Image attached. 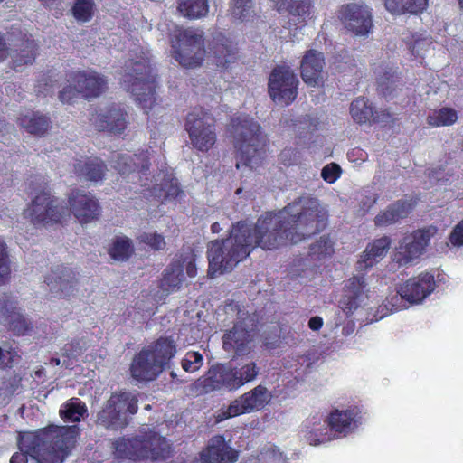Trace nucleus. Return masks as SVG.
I'll list each match as a JSON object with an SVG mask.
<instances>
[{"mask_svg":"<svg viewBox=\"0 0 463 463\" xmlns=\"http://www.w3.org/2000/svg\"><path fill=\"white\" fill-rule=\"evenodd\" d=\"M326 218V211L317 199L303 196L277 213L262 215L253 229L244 222H237L226 240L211 242L209 275L232 269L255 247L273 250L288 242L298 243L323 229Z\"/></svg>","mask_w":463,"mask_h":463,"instance_id":"f257e3e1","label":"nucleus"},{"mask_svg":"<svg viewBox=\"0 0 463 463\" xmlns=\"http://www.w3.org/2000/svg\"><path fill=\"white\" fill-rule=\"evenodd\" d=\"M34 198L24 211V217L35 226L62 222L71 213L80 223H89L99 218L100 206L89 192L73 189L68 194L67 206L64 201L51 195L48 184L43 182L33 188Z\"/></svg>","mask_w":463,"mask_h":463,"instance_id":"f03ea898","label":"nucleus"},{"mask_svg":"<svg viewBox=\"0 0 463 463\" xmlns=\"http://www.w3.org/2000/svg\"><path fill=\"white\" fill-rule=\"evenodd\" d=\"M148 156L146 153L129 155L117 153L113 155L111 163L121 175L128 176L132 183L139 181L142 192L148 191L150 195L164 200L175 199L178 196L180 189L177 180L171 173H160L156 178L149 180L146 170L148 165Z\"/></svg>","mask_w":463,"mask_h":463,"instance_id":"7ed1b4c3","label":"nucleus"},{"mask_svg":"<svg viewBox=\"0 0 463 463\" xmlns=\"http://www.w3.org/2000/svg\"><path fill=\"white\" fill-rule=\"evenodd\" d=\"M128 55L123 69L121 84L148 114L156 103V76L149 64L148 52L138 46L129 50Z\"/></svg>","mask_w":463,"mask_h":463,"instance_id":"20e7f679","label":"nucleus"},{"mask_svg":"<svg viewBox=\"0 0 463 463\" xmlns=\"http://www.w3.org/2000/svg\"><path fill=\"white\" fill-rule=\"evenodd\" d=\"M228 133L237 151V168L241 165L259 168L266 156L267 144L260 125L249 116L240 115L232 119Z\"/></svg>","mask_w":463,"mask_h":463,"instance_id":"39448f33","label":"nucleus"},{"mask_svg":"<svg viewBox=\"0 0 463 463\" xmlns=\"http://www.w3.org/2000/svg\"><path fill=\"white\" fill-rule=\"evenodd\" d=\"M111 449L117 459L133 462L165 459L171 454V446L167 439L151 430L132 437L114 439L111 441Z\"/></svg>","mask_w":463,"mask_h":463,"instance_id":"423d86ee","label":"nucleus"},{"mask_svg":"<svg viewBox=\"0 0 463 463\" xmlns=\"http://www.w3.org/2000/svg\"><path fill=\"white\" fill-rule=\"evenodd\" d=\"M137 396L130 392H113L98 412L96 424L106 430L125 429L130 422L131 415L138 411Z\"/></svg>","mask_w":463,"mask_h":463,"instance_id":"0eeeda50","label":"nucleus"},{"mask_svg":"<svg viewBox=\"0 0 463 463\" xmlns=\"http://www.w3.org/2000/svg\"><path fill=\"white\" fill-rule=\"evenodd\" d=\"M175 353L176 347L173 340L158 339L154 346L143 349L134 357L131 376H158L170 368V360Z\"/></svg>","mask_w":463,"mask_h":463,"instance_id":"6e6552de","label":"nucleus"},{"mask_svg":"<svg viewBox=\"0 0 463 463\" xmlns=\"http://www.w3.org/2000/svg\"><path fill=\"white\" fill-rule=\"evenodd\" d=\"M171 47L173 57L187 68L200 65L205 53L203 36L194 29L176 27L171 33Z\"/></svg>","mask_w":463,"mask_h":463,"instance_id":"1a4fd4ad","label":"nucleus"},{"mask_svg":"<svg viewBox=\"0 0 463 463\" xmlns=\"http://www.w3.org/2000/svg\"><path fill=\"white\" fill-rule=\"evenodd\" d=\"M435 227H428L405 234L399 240L392 254V261L399 267H408L418 263L436 234Z\"/></svg>","mask_w":463,"mask_h":463,"instance_id":"9d476101","label":"nucleus"},{"mask_svg":"<svg viewBox=\"0 0 463 463\" xmlns=\"http://www.w3.org/2000/svg\"><path fill=\"white\" fill-rule=\"evenodd\" d=\"M185 129L192 146L200 151H208L215 144L214 119L204 109L195 108L187 115Z\"/></svg>","mask_w":463,"mask_h":463,"instance_id":"9b49d317","label":"nucleus"},{"mask_svg":"<svg viewBox=\"0 0 463 463\" xmlns=\"http://www.w3.org/2000/svg\"><path fill=\"white\" fill-rule=\"evenodd\" d=\"M299 80L294 71L286 65L274 68L269 79V93L277 104L289 105L298 96Z\"/></svg>","mask_w":463,"mask_h":463,"instance_id":"f8f14e48","label":"nucleus"},{"mask_svg":"<svg viewBox=\"0 0 463 463\" xmlns=\"http://www.w3.org/2000/svg\"><path fill=\"white\" fill-rule=\"evenodd\" d=\"M48 429L41 428L33 431L20 432L17 437L18 449L29 454L37 463H61L53 452H49Z\"/></svg>","mask_w":463,"mask_h":463,"instance_id":"ddd939ff","label":"nucleus"},{"mask_svg":"<svg viewBox=\"0 0 463 463\" xmlns=\"http://www.w3.org/2000/svg\"><path fill=\"white\" fill-rule=\"evenodd\" d=\"M196 274L194 255L188 253L180 260L173 261L165 269L160 287L166 293L175 292L186 281V278H194Z\"/></svg>","mask_w":463,"mask_h":463,"instance_id":"4468645a","label":"nucleus"},{"mask_svg":"<svg viewBox=\"0 0 463 463\" xmlns=\"http://www.w3.org/2000/svg\"><path fill=\"white\" fill-rule=\"evenodd\" d=\"M340 19L345 27L357 36H368L373 28L371 10L364 5L349 4L343 6Z\"/></svg>","mask_w":463,"mask_h":463,"instance_id":"2eb2a0df","label":"nucleus"},{"mask_svg":"<svg viewBox=\"0 0 463 463\" xmlns=\"http://www.w3.org/2000/svg\"><path fill=\"white\" fill-rule=\"evenodd\" d=\"M370 293L364 275L354 276L345 283V295L340 301V307L347 316H350L357 308L367 305Z\"/></svg>","mask_w":463,"mask_h":463,"instance_id":"dca6fc26","label":"nucleus"},{"mask_svg":"<svg viewBox=\"0 0 463 463\" xmlns=\"http://www.w3.org/2000/svg\"><path fill=\"white\" fill-rule=\"evenodd\" d=\"M272 6L279 14H288L289 28L296 30L304 27L314 18L312 0H270Z\"/></svg>","mask_w":463,"mask_h":463,"instance_id":"f3484780","label":"nucleus"},{"mask_svg":"<svg viewBox=\"0 0 463 463\" xmlns=\"http://www.w3.org/2000/svg\"><path fill=\"white\" fill-rule=\"evenodd\" d=\"M436 288L433 274L423 272L411 277L402 284V294L408 304H421Z\"/></svg>","mask_w":463,"mask_h":463,"instance_id":"a211bd4d","label":"nucleus"},{"mask_svg":"<svg viewBox=\"0 0 463 463\" xmlns=\"http://www.w3.org/2000/svg\"><path fill=\"white\" fill-rule=\"evenodd\" d=\"M325 423L337 438L346 436L362 423V410L357 405L350 406L346 410L334 409Z\"/></svg>","mask_w":463,"mask_h":463,"instance_id":"6ab92c4d","label":"nucleus"},{"mask_svg":"<svg viewBox=\"0 0 463 463\" xmlns=\"http://www.w3.org/2000/svg\"><path fill=\"white\" fill-rule=\"evenodd\" d=\"M0 324L7 326L15 335H28L32 322L17 307V303L8 297L0 299Z\"/></svg>","mask_w":463,"mask_h":463,"instance_id":"aec40b11","label":"nucleus"},{"mask_svg":"<svg viewBox=\"0 0 463 463\" xmlns=\"http://www.w3.org/2000/svg\"><path fill=\"white\" fill-rule=\"evenodd\" d=\"M44 282L51 292L60 298H71L78 292L76 273L67 267H57L46 277Z\"/></svg>","mask_w":463,"mask_h":463,"instance_id":"412c9836","label":"nucleus"},{"mask_svg":"<svg viewBox=\"0 0 463 463\" xmlns=\"http://www.w3.org/2000/svg\"><path fill=\"white\" fill-rule=\"evenodd\" d=\"M238 458L239 452L226 442L223 435L211 438L201 454L202 463H235Z\"/></svg>","mask_w":463,"mask_h":463,"instance_id":"4be33fe9","label":"nucleus"},{"mask_svg":"<svg viewBox=\"0 0 463 463\" xmlns=\"http://www.w3.org/2000/svg\"><path fill=\"white\" fill-rule=\"evenodd\" d=\"M92 124L99 129L110 133H120L126 128V111L121 105L100 109L90 118Z\"/></svg>","mask_w":463,"mask_h":463,"instance_id":"5701e85b","label":"nucleus"},{"mask_svg":"<svg viewBox=\"0 0 463 463\" xmlns=\"http://www.w3.org/2000/svg\"><path fill=\"white\" fill-rule=\"evenodd\" d=\"M74 428L55 425L47 426L48 434H51L49 436V452H53L61 460V463L63 462L75 445Z\"/></svg>","mask_w":463,"mask_h":463,"instance_id":"b1692460","label":"nucleus"},{"mask_svg":"<svg viewBox=\"0 0 463 463\" xmlns=\"http://www.w3.org/2000/svg\"><path fill=\"white\" fill-rule=\"evenodd\" d=\"M324 65L325 58L321 52L316 50L307 51L300 63L301 77L304 82L312 87L320 86L324 80Z\"/></svg>","mask_w":463,"mask_h":463,"instance_id":"393cba45","label":"nucleus"},{"mask_svg":"<svg viewBox=\"0 0 463 463\" xmlns=\"http://www.w3.org/2000/svg\"><path fill=\"white\" fill-rule=\"evenodd\" d=\"M253 334L241 323L234 325L233 328L223 335V348L226 352L238 355L250 352L252 347Z\"/></svg>","mask_w":463,"mask_h":463,"instance_id":"a878e982","label":"nucleus"},{"mask_svg":"<svg viewBox=\"0 0 463 463\" xmlns=\"http://www.w3.org/2000/svg\"><path fill=\"white\" fill-rule=\"evenodd\" d=\"M73 82L78 92L85 98L99 96L107 88V80L101 74L93 71H79L73 75Z\"/></svg>","mask_w":463,"mask_h":463,"instance_id":"bb28decb","label":"nucleus"},{"mask_svg":"<svg viewBox=\"0 0 463 463\" xmlns=\"http://www.w3.org/2000/svg\"><path fill=\"white\" fill-rule=\"evenodd\" d=\"M390 245L389 237H382L369 243L357 261V271L364 272L378 263L386 255Z\"/></svg>","mask_w":463,"mask_h":463,"instance_id":"cd10ccee","label":"nucleus"},{"mask_svg":"<svg viewBox=\"0 0 463 463\" xmlns=\"http://www.w3.org/2000/svg\"><path fill=\"white\" fill-rule=\"evenodd\" d=\"M269 400L270 394L267 388L258 385L253 390L234 400L233 403L237 405L241 415L263 409Z\"/></svg>","mask_w":463,"mask_h":463,"instance_id":"c85d7f7f","label":"nucleus"},{"mask_svg":"<svg viewBox=\"0 0 463 463\" xmlns=\"http://www.w3.org/2000/svg\"><path fill=\"white\" fill-rule=\"evenodd\" d=\"M254 378H197L194 384V394L203 395L215 390L227 388L232 391Z\"/></svg>","mask_w":463,"mask_h":463,"instance_id":"c756f323","label":"nucleus"},{"mask_svg":"<svg viewBox=\"0 0 463 463\" xmlns=\"http://www.w3.org/2000/svg\"><path fill=\"white\" fill-rule=\"evenodd\" d=\"M211 51L213 62L221 69H228L237 60V48L226 38L218 39Z\"/></svg>","mask_w":463,"mask_h":463,"instance_id":"7c9ffc66","label":"nucleus"},{"mask_svg":"<svg viewBox=\"0 0 463 463\" xmlns=\"http://www.w3.org/2000/svg\"><path fill=\"white\" fill-rule=\"evenodd\" d=\"M75 174L90 182H99L104 178L105 165L98 157L76 159L73 163Z\"/></svg>","mask_w":463,"mask_h":463,"instance_id":"2f4dec72","label":"nucleus"},{"mask_svg":"<svg viewBox=\"0 0 463 463\" xmlns=\"http://www.w3.org/2000/svg\"><path fill=\"white\" fill-rule=\"evenodd\" d=\"M19 125L34 136L44 135L50 128L49 118L35 111H26L18 118Z\"/></svg>","mask_w":463,"mask_h":463,"instance_id":"473e14b6","label":"nucleus"},{"mask_svg":"<svg viewBox=\"0 0 463 463\" xmlns=\"http://www.w3.org/2000/svg\"><path fill=\"white\" fill-rule=\"evenodd\" d=\"M412 207L411 203L397 202L375 217V224L377 226H386L394 223L398 220L406 217Z\"/></svg>","mask_w":463,"mask_h":463,"instance_id":"72a5a7b5","label":"nucleus"},{"mask_svg":"<svg viewBox=\"0 0 463 463\" xmlns=\"http://www.w3.org/2000/svg\"><path fill=\"white\" fill-rule=\"evenodd\" d=\"M408 301L402 294V284L395 292H391L378 307L375 314V320L382 319L392 312L399 311L407 307Z\"/></svg>","mask_w":463,"mask_h":463,"instance_id":"f704fd0d","label":"nucleus"},{"mask_svg":"<svg viewBox=\"0 0 463 463\" xmlns=\"http://www.w3.org/2000/svg\"><path fill=\"white\" fill-rule=\"evenodd\" d=\"M386 9L392 14L419 13L426 9L428 0H384Z\"/></svg>","mask_w":463,"mask_h":463,"instance_id":"c9c22d12","label":"nucleus"},{"mask_svg":"<svg viewBox=\"0 0 463 463\" xmlns=\"http://www.w3.org/2000/svg\"><path fill=\"white\" fill-rule=\"evenodd\" d=\"M179 13L188 18H200L209 12L207 0H180L177 7Z\"/></svg>","mask_w":463,"mask_h":463,"instance_id":"e433bc0d","label":"nucleus"},{"mask_svg":"<svg viewBox=\"0 0 463 463\" xmlns=\"http://www.w3.org/2000/svg\"><path fill=\"white\" fill-rule=\"evenodd\" d=\"M87 412L84 402L79 398H72L68 401L60 410L61 419L68 422H80L81 417Z\"/></svg>","mask_w":463,"mask_h":463,"instance_id":"4c0bfd02","label":"nucleus"},{"mask_svg":"<svg viewBox=\"0 0 463 463\" xmlns=\"http://www.w3.org/2000/svg\"><path fill=\"white\" fill-rule=\"evenodd\" d=\"M350 113L354 121L359 124L367 121H378V116H374L373 108L364 99H357L351 104Z\"/></svg>","mask_w":463,"mask_h":463,"instance_id":"58836bf2","label":"nucleus"},{"mask_svg":"<svg viewBox=\"0 0 463 463\" xmlns=\"http://www.w3.org/2000/svg\"><path fill=\"white\" fill-rule=\"evenodd\" d=\"M133 251L131 241L125 237H117L109 249V255L117 260H127Z\"/></svg>","mask_w":463,"mask_h":463,"instance_id":"ea45409f","label":"nucleus"},{"mask_svg":"<svg viewBox=\"0 0 463 463\" xmlns=\"http://www.w3.org/2000/svg\"><path fill=\"white\" fill-rule=\"evenodd\" d=\"M458 119V113L450 108H442L428 117V123L433 127L450 126Z\"/></svg>","mask_w":463,"mask_h":463,"instance_id":"a19ab883","label":"nucleus"},{"mask_svg":"<svg viewBox=\"0 0 463 463\" xmlns=\"http://www.w3.org/2000/svg\"><path fill=\"white\" fill-rule=\"evenodd\" d=\"M231 14L233 18L240 21H249L255 12L253 10L251 0H232Z\"/></svg>","mask_w":463,"mask_h":463,"instance_id":"79ce46f5","label":"nucleus"},{"mask_svg":"<svg viewBox=\"0 0 463 463\" xmlns=\"http://www.w3.org/2000/svg\"><path fill=\"white\" fill-rule=\"evenodd\" d=\"M334 253V242L329 237L322 236L310 247V255L315 259H323Z\"/></svg>","mask_w":463,"mask_h":463,"instance_id":"37998d69","label":"nucleus"},{"mask_svg":"<svg viewBox=\"0 0 463 463\" xmlns=\"http://www.w3.org/2000/svg\"><path fill=\"white\" fill-rule=\"evenodd\" d=\"M336 435L330 431L329 427L326 425L313 428L307 434V439L310 445H318L336 439Z\"/></svg>","mask_w":463,"mask_h":463,"instance_id":"c03bdc74","label":"nucleus"},{"mask_svg":"<svg viewBox=\"0 0 463 463\" xmlns=\"http://www.w3.org/2000/svg\"><path fill=\"white\" fill-rule=\"evenodd\" d=\"M95 10L93 0H75L72 7L74 17L80 22H87L91 19Z\"/></svg>","mask_w":463,"mask_h":463,"instance_id":"a18cd8bd","label":"nucleus"},{"mask_svg":"<svg viewBox=\"0 0 463 463\" xmlns=\"http://www.w3.org/2000/svg\"><path fill=\"white\" fill-rule=\"evenodd\" d=\"M138 240L154 250H162L166 246L165 237L156 231L142 232L138 236Z\"/></svg>","mask_w":463,"mask_h":463,"instance_id":"49530a36","label":"nucleus"},{"mask_svg":"<svg viewBox=\"0 0 463 463\" xmlns=\"http://www.w3.org/2000/svg\"><path fill=\"white\" fill-rule=\"evenodd\" d=\"M203 355L198 352H188L182 360V367L184 372L194 373L203 365Z\"/></svg>","mask_w":463,"mask_h":463,"instance_id":"de8ad7c7","label":"nucleus"},{"mask_svg":"<svg viewBox=\"0 0 463 463\" xmlns=\"http://www.w3.org/2000/svg\"><path fill=\"white\" fill-rule=\"evenodd\" d=\"M11 272L10 263L5 242L0 239V285L9 278Z\"/></svg>","mask_w":463,"mask_h":463,"instance_id":"09e8293b","label":"nucleus"},{"mask_svg":"<svg viewBox=\"0 0 463 463\" xmlns=\"http://www.w3.org/2000/svg\"><path fill=\"white\" fill-rule=\"evenodd\" d=\"M342 170L336 164L331 163L323 167L321 176L328 184H334L341 175Z\"/></svg>","mask_w":463,"mask_h":463,"instance_id":"8fccbe9b","label":"nucleus"},{"mask_svg":"<svg viewBox=\"0 0 463 463\" xmlns=\"http://www.w3.org/2000/svg\"><path fill=\"white\" fill-rule=\"evenodd\" d=\"M430 44L431 41L430 38L418 37L413 43H410L409 48L414 56H422Z\"/></svg>","mask_w":463,"mask_h":463,"instance_id":"3c124183","label":"nucleus"},{"mask_svg":"<svg viewBox=\"0 0 463 463\" xmlns=\"http://www.w3.org/2000/svg\"><path fill=\"white\" fill-rule=\"evenodd\" d=\"M449 245L458 248L463 246V220L459 222L450 232Z\"/></svg>","mask_w":463,"mask_h":463,"instance_id":"603ef678","label":"nucleus"},{"mask_svg":"<svg viewBox=\"0 0 463 463\" xmlns=\"http://www.w3.org/2000/svg\"><path fill=\"white\" fill-rule=\"evenodd\" d=\"M239 415H241V413L238 411V407L232 402L226 409H222L217 412V414L215 415V420L216 422H222L225 420Z\"/></svg>","mask_w":463,"mask_h":463,"instance_id":"864d4df0","label":"nucleus"},{"mask_svg":"<svg viewBox=\"0 0 463 463\" xmlns=\"http://www.w3.org/2000/svg\"><path fill=\"white\" fill-rule=\"evenodd\" d=\"M78 94H80V92H78L76 84L74 87L68 85L60 91V99L63 103H70Z\"/></svg>","mask_w":463,"mask_h":463,"instance_id":"5fc2aeb1","label":"nucleus"},{"mask_svg":"<svg viewBox=\"0 0 463 463\" xmlns=\"http://www.w3.org/2000/svg\"><path fill=\"white\" fill-rule=\"evenodd\" d=\"M80 350L76 348L74 344L65 345L62 349L63 356L67 357L68 359L76 358L78 355H80Z\"/></svg>","mask_w":463,"mask_h":463,"instance_id":"6e6d98bb","label":"nucleus"},{"mask_svg":"<svg viewBox=\"0 0 463 463\" xmlns=\"http://www.w3.org/2000/svg\"><path fill=\"white\" fill-rule=\"evenodd\" d=\"M259 371L253 363L248 364L241 369L240 376H257Z\"/></svg>","mask_w":463,"mask_h":463,"instance_id":"4d7b16f0","label":"nucleus"},{"mask_svg":"<svg viewBox=\"0 0 463 463\" xmlns=\"http://www.w3.org/2000/svg\"><path fill=\"white\" fill-rule=\"evenodd\" d=\"M29 454L24 451H17L13 454L10 458V463H28Z\"/></svg>","mask_w":463,"mask_h":463,"instance_id":"13d9d810","label":"nucleus"},{"mask_svg":"<svg viewBox=\"0 0 463 463\" xmlns=\"http://www.w3.org/2000/svg\"><path fill=\"white\" fill-rule=\"evenodd\" d=\"M13 359V354L11 351H4L0 347V365L1 366H8L9 360Z\"/></svg>","mask_w":463,"mask_h":463,"instance_id":"bf43d9fd","label":"nucleus"},{"mask_svg":"<svg viewBox=\"0 0 463 463\" xmlns=\"http://www.w3.org/2000/svg\"><path fill=\"white\" fill-rule=\"evenodd\" d=\"M323 326V319L320 317H313L308 321V326L314 331L319 330Z\"/></svg>","mask_w":463,"mask_h":463,"instance_id":"052dcab7","label":"nucleus"},{"mask_svg":"<svg viewBox=\"0 0 463 463\" xmlns=\"http://www.w3.org/2000/svg\"><path fill=\"white\" fill-rule=\"evenodd\" d=\"M12 129V127L7 125L4 119L0 118V141L5 140V135L9 133Z\"/></svg>","mask_w":463,"mask_h":463,"instance_id":"680f3d73","label":"nucleus"},{"mask_svg":"<svg viewBox=\"0 0 463 463\" xmlns=\"http://www.w3.org/2000/svg\"><path fill=\"white\" fill-rule=\"evenodd\" d=\"M291 155V150H284L280 154V159L286 164V157Z\"/></svg>","mask_w":463,"mask_h":463,"instance_id":"e2e57ef3","label":"nucleus"},{"mask_svg":"<svg viewBox=\"0 0 463 463\" xmlns=\"http://www.w3.org/2000/svg\"><path fill=\"white\" fill-rule=\"evenodd\" d=\"M222 230L220 224L218 222H214L213 225H212V232L213 233H217L219 232L220 231Z\"/></svg>","mask_w":463,"mask_h":463,"instance_id":"0e129e2a","label":"nucleus"},{"mask_svg":"<svg viewBox=\"0 0 463 463\" xmlns=\"http://www.w3.org/2000/svg\"><path fill=\"white\" fill-rule=\"evenodd\" d=\"M134 379L138 382H141V381H152V380H156V378L149 377V378H134Z\"/></svg>","mask_w":463,"mask_h":463,"instance_id":"69168bd1","label":"nucleus"},{"mask_svg":"<svg viewBox=\"0 0 463 463\" xmlns=\"http://www.w3.org/2000/svg\"><path fill=\"white\" fill-rule=\"evenodd\" d=\"M353 154H355V155H357V156H362L364 153H363V151H362V150L357 149V150H354V151H353Z\"/></svg>","mask_w":463,"mask_h":463,"instance_id":"338daca9","label":"nucleus"},{"mask_svg":"<svg viewBox=\"0 0 463 463\" xmlns=\"http://www.w3.org/2000/svg\"><path fill=\"white\" fill-rule=\"evenodd\" d=\"M52 362L54 363L56 365H59L61 361L59 358H52Z\"/></svg>","mask_w":463,"mask_h":463,"instance_id":"774afa93","label":"nucleus"}]
</instances>
